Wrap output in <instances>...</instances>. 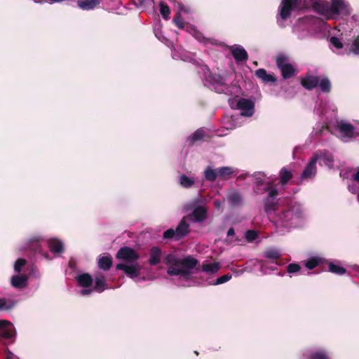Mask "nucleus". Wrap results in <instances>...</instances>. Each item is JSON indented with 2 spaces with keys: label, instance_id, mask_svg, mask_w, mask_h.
<instances>
[{
  "label": "nucleus",
  "instance_id": "nucleus-47",
  "mask_svg": "<svg viewBox=\"0 0 359 359\" xmlns=\"http://www.w3.org/2000/svg\"><path fill=\"white\" fill-rule=\"evenodd\" d=\"M300 266L297 264H290L287 267V271L289 273H293L299 271Z\"/></svg>",
  "mask_w": 359,
  "mask_h": 359
},
{
  "label": "nucleus",
  "instance_id": "nucleus-52",
  "mask_svg": "<svg viewBox=\"0 0 359 359\" xmlns=\"http://www.w3.org/2000/svg\"><path fill=\"white\" fill-rule=\"evenodd\" d=\"M235 233V231H234V229L233 228H230L228 231H227V236H231L233 235H234Z\"/></svg>",
  "mask_w": 359,
  "mask_h": 359
},
{
  "label": "nucleus",
  "instance_id": "nucleus-48",
  "mask_svg": "<svg viewBox=\"0 0 359 359\" xmlns=\"http://www.w3.org/2000/svg\"><path fill=\"white\" fill-rule=\"evenodd\" d=\"M223 203L224 202L222 201H220V200H215L213 201V205H214V207L217 210H220V211H222V209H223Z\"/></svg>",
  "mask_w": 359,
  "mask_h": 359
},
{
  "label": "nucleus",
  "instance_id": "nucleus-33",
  "mask_svg": "<svg viewBox=\"0 0 359 359\" xmlns=\"http://www.w3.org/2000/svg\"><path fill=\"white\" fill-rule=\"evenodd\" d=\"M204 177L208 181H215L219 177L217 168L213 169L212 167H208L204 171Z\"/></svg>",
  "mask_w": 359,
  "mask_h": 359
},
{
  "label": "nucleus",
  "instance_id": "nucleus-49",
  "mask_svg": "<svg viewBox=\"0 0 359 359\" xmlns=\"http://www.w3.org/2000/svg\"><path fill=\"white\" fill-rule=\"evenodd\" d=\"M315 111L319 114L320 116H322V119H323V116H326V114H327V109L326 108H323L321 111H320L319 109L318 108H316Z\"/></svg>",
  "mask_w": 359,
  "mask_h": 359
},
{
  "label": "nucleus",
  "instance_id": "nucleus-25",
  "mask_svg": "<svg viewBox=\"0 0 359 359\" xmlns=\"http://www.w3.org/2000/svg\"><path fill=\"white\" fill-rule=\"evenodd\" d=\"M162 252L158 247H153L149 252V264L154 266L158 264L161 259Z\"/></svg>",
  "mask_w": 359,
  "mask_h": 359
},
{
  "label": "nucleus",
  "instance_id": "nucleus-16",
  "mask_svg": "<svg viewBox=\"0 0 359 359\" xmlns=\"http://www.w3.org/2000/svg\"><path fill=\"white\" fill-rule=\"evenodd\" d=\"M28 279L29 276L25 273L14 274L11 278V285L16 289L22 290L27 286Z\"/></svg>",
  "mask_w": 359,
  "mask_h": 359
},
{
  "label": "nucleus",
  "instance_id": "nucleus-35",
  "mask_svg": "<svg viewBox=\"0 0 359 359\" xmlns=\"http://www.w3.org/2000/svg\"><path fill=\"white\" fill-rule=\"evenodd\" d=\"M219 178L225 180L234 173V170L231 167H221L217 168Z\"/></svg>",
  "mask_w": 359,
  "mask_h": 359
},
{
  "label": "nucleus",
  "instance_id": "nucleus-8",
  "mask_svg": "<svg viewBox=\"0 0 359 359\" xmlns=\"http://www.w3.org/2000/svg\"><path fill=\"white\" fill-rule=\"evenodd\" d=\"M154 34L156 38L158 39L161 41L165 43L168 46L173 48L172 52V57L175 60H182L185 62L191 61V57L189 55L187 52H186L183 48H175L173 47L172 43L168 40L162 34L161 28L157 27L154 29Z\"/></svg>",
  "mask_w": 359,
  "mask_h": 359
},
{
  "label": "nucleus",
  "instance_id": "nucleus-53",
  "mask_svg": "<svg viewBox=\"0 0 359 359\" xmlns=\"http://www.w3.org/2000/svg\"><path fill=\"white\" fill-rule=\"evenodd\" d=\"M266 264L265 263L262 262L261 263V269L263 272L266 273Z\"/></svg>",
  "mask_w": 359,
  "mask_h": 359
},
{
  "label": "nucleus",
  "instance_id": "nucleus-10",
  "mask_svg": "<svg viewBox=\"0 0 359 359\" xmlns=\"http://www.w3.org/2000/svg\"><path fill=\"white\" fill-rule=\"evenodd\" d=\"M276 65L283 79H289L295 74V68L290 58L284 55L276 57Z\"/></svg>",
  "mask_w": 359,
  "mask_h": 359
},
{
  "label": "nucleus",
  "instance_id": "nucleus-13",
  "mask_svg": "<svg viewBox=\"0 0 359 359\" xmlns=\"http://www.w3.org/2000/svg\"><path fill=\"white\" fill-rule=\"evenodd\" d=\"M298 0H282L278 9V22L287 19L291 11L297 7Z\"/></svg>",
  "mask_w": 359,
  "mask_h": 359
},
{
  "label": "nucleus",
  "instance_id": "nucleus-18",
  "mask_svg": "<svg viewBox=\"0 0 359 359\" xmlns=\"http://www.w3.org/2000/svg\"><path fill=\"white\" fill-rule=\"evenodd\" d=\"M230 49L231 54L237 63L245 62L248 60V53L241 45L235 44L232 46Z\"/></svg>",
  "mask_w": 359,
  "mask_h": 359
},
{
  "label": "nucleus",
  "instance_id": "nucleus-51",
  "mask_svg": "<svg viewBox=\"0 0 359 359\" xmlns=\"http://www.w3.org/2000/svg\"><path fill=\"white\" fill-rule=\"evenodd\" d=\"M6 359H18L12 352L10 351H7L6 352Z\"/></svg>",
  "mask_w": 359,
  "mask_h": 359
},
{
  "label": "nucleus",
  "instance_id": "nucleus-37",
  "mask_svg": "<svg viewBox=\"0 0 359 359\" xmlns=\"http://www.w3.org/2000/svg\"><path fill=\"white\" fill-rule=\"evenodd\" d=\"M330 41L331 45L336 48L338 53H342L344 50V53H345V43L344 44L336 36H332Z\"/></svg>",
  "mask_w": 359,
  "mask_h": 359
},
{
  "label": "nucleus",
  "instance_id": "nucleus-44",
  "mask_svg": "<svg viewBox=\"0 0 359 359\" xmlns=\"http://www.w3.org/2000/svg\"><path fill=\"white\" fill-rule=\"evenodd\" d=\"M264 255L265 257L274 260H277L280 257L279 252L274 249L266 250L264 253Z\"/></svg>",
  "mask_w": 359,
  "mask_h": 359
},
{
  "label": "nucleus",
  "instance_id": "nucleus-30",
  "mask_svg": "<svg viewBox=\"0 0 359 359\" xmlns=\"http://www.w3.org/2000/svg\"><path fill=\"white\" fill-rule=\"evenodd\" d=\"M100 4V0H82L78 1V6L83 10H92Z\"/></svg>",
  "mask_w": 359,
  "mask_h": 359
},
{
  "label": "nucleus",
  "instance_id": "nucleus-20",
  "mask_svg": "<svg viewBox=\"0 0 359 359\" xmlns=\"http://www.w3.org/2000/svg\"><path fill=\"white\" fill-rule=\"evenodd\" d=\"M226 199L232 207H238L243 203V196L236 190L231 191L228 194Z\"/></svg>",
  "mask_w": 359,
  "mask_h": 359
},
{
  "label": "nucleus",
  "instance_id": "nucleus-11",
  "mask_svg": "<svg viewBox=\"0 0 359 359\" xmlns=\"http://www.w3.org/2000/svg\"><path fill=\"white\" fill-rule=\"evenodd\" d=\"M189 232V224L186 221L185 218H183L175 229H169L164 231L163 238L165 239L173 238L176 241H179L184 237Z\"/></svg>",
  "mask_w": 359,
  "mask_h": 359
},
{
  "label": "nucleus",
  "instance_id": "nucleus-3",
  "mask_svg": "<svg viewBox=\"0 0 359 359\" xmlns=\"http://www.w3.org/2000/svg\"><path fill=\"white\" fill-rule=\"evenodd\" d=\"M311 9L324 20H338L348 16L352 8L346 0H311Z\"/></svg>",
  "mask_w": 359,
  "mask_h": 359
},
{
  "label": "nucleus",
  "instance_id": "nucleus-22",
  "mask_svg": "<svg viewBox=\"0 0 359 359\" xmlns=\"http://www.w3.org/2000/svg\"><path fill=\"white\" fill-rule=\"evenodd\" d=\"M345 53L347 55H359V36L345 43Z\"/></svg>",
  "mask_w": 359,
  "mask_h": 359
},
{
  "label": "nucleus",
  "instance_id": "nucleus-59",
  "mask_svg": "<svg viewBox=\"0 0 359 359\" xmlns=\"http://www.w3.org/2000/svg\"><path fill=\"white\" fill-rule=\"evenodd\" d=\"M34 1L35 3H40V4H41V3H42V1H39V0H34Z\"/></svg>",
  "mask_w": 359,
  "mask_h": 359
},
{
  "label": "nucleus",
  "instance_id": "nucleus-1",
  "mask_svg": "<svg viewBox=\"0 0 359 359\" xmlns=\"http://www.w3.org/2000/svg\"><path fill=\"white\" fill-rule=\"evenodd\" d=\"M252 177L255 180L254 192L257 195L266 193L263 198L264 210L277 231L285 233L306 223L308 212L302 203L290 200L281 205L276 200L279 191L274 184L275 177L271 176L265 182L266 175L262 172H255Z\"/></svg>",
  "mask_w": 359,
  "mask_h": 359
},
{
  "label": "nucleus",
  "instance_id": "nucleus-32",
  "mask_svg": "<svg viewBox=\"0 0 359 359\" xmlns=\"http://www.w3.org/2000/svg\"><path fill=\"white\" fill-rule=\"evenodd\" d=\"M107 288V283L104 276H97L95 278V287L93 291L102 292Z\"/></svg>",
  "mask_w": 359,
  "mask_h": 359
},
{
  "label": "nucleus",
  "instance_id": "nucleus-43",
  "mask_svg": "<svg viewBox=\"0 0 359 359\" xmlns=\"http://www.w3.org/2000/svg\"><path fill=\"white\" fill-rule=\"evenodd\" d=\"M318 86L320 89L325 93L329 92L331 88L330 82L327 79L319 80Z\"/></svg>",
  "mask_w": 359,
  "mask_h": 359
},
{
  "label": "nucleus",
  "instance_id": "nucleus-27",
  "mask_svg": "<svg viewBox=\"0 0 359 359\" xmlns=\"http://www.w3.org/2000/svg\"><path fill=\"white\" fill-rule=\"evenodd\" d=\"M319 78L315 76H307L302 81V86L309 90H311L318 86Z\"/></svg>",
  "mask_w": 359,
  "mask_h": 359
},
{
  "label": "nucleus",
  "instance_id": "nucleus-39",
  "mask_svg": "<svg viewBox=\"0 0 359 359\" xmlns=\"http://www.w3.org/2000/svg\"><path fill=\"white\" fill-rule=\"evenodd\" d=\"M329 271L338 275H342L346 272V270L344 267L334 263H330Z\"/></svg>",
  "mask_w": 359,
  "mask_h": 359
},
{
  "label": "nucleus",
  "instance_id": "nucleus-41",
  "mask_svg": "<svg viewBox=\"0 0 359 359\" xmlns=\"http://www.w3.org/2000/svg\"><path fill=\"white\" fill-rule=\"evenodd\" d=\"M136 7L146 8L147 6H153L154 1L152 0H131Z\"/></svg>",
  "mask_w": 359,
  "mask_h": 359
},
{
  "label": "nucleus",
  "instance_id": "nucleus-7",
  "mask_svg": "<svg viewBox=\"0 0 359 359\" xmlns=\"http://www.w3.org/2000/svg\"><path fill=\"white\" fill-rule=\"evenodd\" d=\"M182 12L188 13V9L185 8L184 6H180L179 7V11L176 15V16L173 19V22L179 29H184L189 32L195 39H196L198 41L206 43L208 41V39L205 38L203 35L198 32L194 27L185 25L182 21L181 18V13Z\"/></svg>",
  "mask_w": 359,
  "mask_h": 359
},
{
  "label": "nucleus",
  "instance_id": "nucleus-38",
  "mask_svg": "<svg viewBox=\"0 0 359 359\" xmlns=\"http://www.w3.org/2000/svg\"><path fill=\"white\" fill-rule=\"evenodd\" d=\"M205 136V131L203 129H198L196 132H194L192 135H191L188 139L187 141H189L190 143H194L198 140H201Z\"/></svg>",
  "mask_w": 359,
  "mask_h": 359
},
{
  "label": "nucleus",
  "instance_id": "nucleus-15",
  "mask_svg": "<svg viewBox=\"0 0 359 359\" xmlns=\"http://www.w3.org/2000/svg\"><path fill=\"white\" fill-rule=\"evenodd\" d=\"M316 163H317L312 156L299 176L300 181L313 179L316 176L317 172Z\"/></svg>",
  "mask_w": 359,
  "mask_h": 359
},
{
  "label": "nucleus",
  "instance_id": "nucleus-42",
  "mask_svg": "<svg viewBox=\"0 0 359 359\" xmlns=\"http://www.w3.org/2000/svg\"><path fill=\"white\" fill-rule=\"evenodd\" d=\"M327 128V122H325L324 124L317 123L316 126L313 128V130L311 134V136L319 135H320L323 130Z\"/></svg>",
  "mask_w": 359,
  "mask_h": 359
},
{
  "label": "nucleus",
  "instance_id": "nucleus-14",
  "mask_svg": "<svg viewBox=\"0 0 359 359\" xmlns=\"http://www.w3.org/2000/svg\"><path fill=\"white\" fill-rule=\"evenodd\" d=\"M78 284L84 287L79 291V294L83 296L90 294L93 289L91 287L93 278L88 273H83L77 276Z\"/></svg>",
  "mask_w": 359,
  "mask_h": 359
},
{
  "label": "nucleus",
  "instance_id": "nucleus-36",
  "mask_svg": "<svg viewBox=\"0 0 359 359\" xmlns=\"http://www.w3.org/2000/svg\"><path fill=\"white\" fill-rule=\"evenodd\" d=\"M27 264V261L25 259H18L13 264V269L15 274H21L24 273V269Z\"/></svg>",
  "mask_w": 359,
  "mask_h": 359
},
{
  "label": "nucleus",
  "instance_id": "nucleus-9",
  "mask_svg": "<svg viewBox=\"0 0 359 359\" xmlns=\"http://www.w3.org/2000/svg\"><path fill=\"white\" fill-rule=\"evenodd\" d=\"M335 128L339 138L344 142H349L357 135L355 127L344 120L337 121Z\"/></svg>",
  "mask_w": 359,
  "mask_h": 359
},
{
  "label": "nucleus",
  "instance_id": "nucleus-34",
  "mask_svg": "<svg viewBox=\"0 0 359 359\" xmlns=\"http://www.w3.org/2000/svg\"><path fill=\"white\" fill-rule=\"evenodd\" d=\"M180 184L184 188H190L195 183V178L194 177H187L185 175H182L179 179Z\"/></svg>",
  "mask_w": 359,
  "mask_h": 359
},
{
  "label": "nucleus",
  "instance_id": "nucleus-60",
  "mask_svg": "<svg viewBox=\"0 0 359 359\" xmlns=\"http://www.w3.org/2000/svg\"><path fill=\"white\" fill-rule=\"evenodd\" d=\"M244 177H245V176H243V175H240V176L238 177V178H240V179H243V178H244Z\"/></svg>",
  "mask_w": 359,
  "mask_h": 359
},
{
  "label": "nucleus",
  "instance_id": "nucleus-28",
  "mask_svg": "<svg viewBox=\"0 0 359 359\" xmlns=\"http://www.w3.org/2000/svg\"><path fill=\"white\" fill-rule=\"evenodd\" d=\"M255 75L264 83H274L276 81V77L271 74H268L264 69L256 70Z\"/></svg>",
  "mask_w": 359,
  "mask_h": 359
},
{
  "label": "nucleus",
  "instance_id": "nucleus-26",
  "mask_svg": "<svg viewBox=\"0 0 359 359\" xmlns=\"http://www.w3.org/2000/svg\"><path fill=\"white\" fill-rule=\"evenodd\" d=\"M221 265L219 262H204L201 266V271L208 274L216 273L220 269Z\"/></svg>",
  "mask_w": 359,
  "mask_h": 359
},
{
  "label": "nucleus",
  "instance_id": "nucleus-5",
  "mask_svg": "<svg viewBox=\"0 0 359 359\" xmlns=\"http://www.w3.org/2000/svg\"><path fill=\"white\" fill-rule=\"evenodd\" d=\"M116 258L124 262V263L118 264L116 266V269L123 271L127 276L137 283L144 280V278L139 276L141 266L137 262L140 257L135 250L129 247H123L118 251Z\"/></svg>",
  "mask_w": 359,
  "mask_h": 359
},
{
  "label": "nucleus",
  "instance_id": "nucleus-19",
  "mask_svg": "<svg viewBox=\"0 0 359 359\" xmlns=\"http://www.w3.org/2000/svg\"><path fill=\"white\" fill-rule=\"evenodd\" d=\"M294 170L287 167H283L280 169L278 174L279 184L284 188L292 179Z\"/></svg>",
  "mask_w": 359,
  "mask_h": 359
},
{
  "label": "nucleus",
  "instance_id": "nucleus-6",
  "mask_svg": "<svg viewBox=\"0 0 359 359\" xmlns=\"http://www.w3.org/2000/svg\"><path fill=\"white\" fill-rule=\"evenodd\" d=\"M15 306V302L11 299L0 298V311L8 310ZM16 332L11 323L0 320V337L14 341Z\"/></svg>",
  "mask_w": 359,
  "mask_h": 359
},
{
  "label": "nucleus",
  "instance_id": "nucleus-17",
  "mask_svg": "<svg viewBox=\"0 0 359 359\" xmlns=\"http://www.w3.org/2000/svg\"><path fill=\"white\" fill-rule=\"evenodd\" d=\"M302 359H330V358L325 349L318 348L304 353Z\"/></svg>",
  "mask_w": 359,
  "mask_h": 359
},
{
  "label": "nucleus",
  "instance_id": "nucleus-4",
  "mask_svg": "<svg viewBox=\"0 0 359 359\" xmlns=\"http://www.w3.org/2000/svg\"><path fill=\"white\" fill-rule=\"evenodd\" d=\"M164 263L170 264L168 269V273L170 276H179L180 279L183 281L182 286H193L191 280L192 269L198 264L196 259L191 256H187L182 259H177L172 254H168L163 257Z\"/></svg>",
  "mask_w": 359,
  "mask_h": 359
},
{
  "label": "nucleus",
  "instance_id": "nucleus-40",
  "mask_svg": "<svg viewBox=\"0 0 359 359\" xmlns=\"http://www.w3.org/2000/svg\"><path fill=\"white\" fill-rule=\"evenodd\" d=\"M159 6H160V13H161L162 17L165 20H168L169 18V16L170 14V9L169 6L163 1L160 2Z\"/></svg>",
  "mask_w": 359,
  "mask_h": 359
},
{
  "label": "nucleus",
  "instance_id": "nucleus-24",
  "mask_svg": "<svg viewBox=\"0 0 359 359\" xmlns=\"http://www.w3.org/2000/svg\"><path fill=\"white\" fill-rule=\"evenodd\" d=\"M48 243L50 251L53 253L60 254L64 251V243L57 238H50Z\"/></svg>",
  "mask_w": 359,
  "mask_h": 359
},
{
  "label": "nucleus",
  "instance_id": "nucleus-23",
  "mask_svg": "<svg viewBox=\"0 0 359 359\" xmlns=\"http://www.w3.org/2000/svg\"><path fill=\"white\" fill-rule=\"evenodd\" d=\"M207 208L204 205L197 206L193 210V217L194 220L198 222H202L207 218Z\"/></svg>",
  "mask_w": 359,
  "mask_h": 359
},
{
  "label": "nucleus",
  "instance_id": "nucleus-21",
  "mask_svg": "<svg viewBox=\"0 0 359 359\" xmlns=\"http://www.w3.org/2000/svg\"><path fill=\"white\" fill-rule=\"evenodd\" d=\"M43 241V237L40 235L33 236L28 239L26 248L29 249L34 252H40V243Z\"/></svg>",
  "mask_w": 359,
  "mask_h": 359
},
{
  "label": "nucleus",
  "instance_id": "nucleus-46",
  "mask_svg": "<svg viewBox=\"0 0 359 359\" xmlns=\"http://www.w3.org/2000/svg\"><path fill=\"white\" fill-rule=\"evenodd\" d=\"M245 236L247 241L252 242L258 237V233L256 231L248 230L246 231Z\"/></svg>",
  "mask_w": 359,
  "mask_h": 359
},
{
  "label": "nucleus",
  "instance_id": "nucleus-57",
  "mask_svg": "<svg viewBox=\"0 0 359 359\" xmlns=\"http://www.w3.org/2000/svg\"><path fill=\"white\" fill-rule=\"evenodd\" d=\"M321 26L325 27L327 25L324 22H320Z\"/></svg>",
  "mask_w": 359,
  "mask_h": 359
},
{
  "label": "nucleus",
  "instance_id": "nucleus-50",
  "mask_svg": "<svg viewBox=\"0 0 359 359\" xmlns=\"http://www.w3.org/2000/svg\"><path fill=\"white\" fill-rule=\"evenodd\" d=\"M352 178L354 181L359 182V168H357L355 172L352 175Z\"/></svg>",
  "mask_w": 359,
  "mask_h": 359
},
{
  "label": "nucleus",
  "instance_id": "nucleus-12",
  "mask_svg": "<svg viewBox=\"0 0 359 359\" xmlns=\"http://www.w3.org/2000/svg\"><path fill=\"white\" fill-rule=\"evenodd\" d=\"M317 163L319 161L320 165H324L329 169L334 168V156L327 150H318L312 156Z\"/></svg>",
  "mask_w": 359,
  "mask_h": 359
},
{
  "label": "nucleus",
  "instance_id": "nucleus-55",
  "mask_svg": "<svg viewBox=\"0 0 359 359\" xmlns=\"http://www.w3.org/2000/svg\"><path fill=\"white\" fill-rule=\"evenodd\" d=\"M201 199L199 198H196L194 201V205H196L198 204L199 202H200Z\"/></svg>",
  "mask_w": 359,
  "mask_h": 359
},
{
  "label": "nucleus",
  "instance_id": "nucleus-56",
  "mask_svg": "<svg viewBox=\"0 0 359 359\" xmlns=\"http://www.w3.org/2000/svg\"><path fill=\"white\" fill-rule=\"evenodd\" d=\"M330 109H332V112H334L335 107L334 105L330 106Z\"/></svg>",
  "mask_w": 359,
  "mask_h": 359
},
{
  "label": "nucleus",
  "instance_id": "nucleus-45",
  "mask_svg": "<svg viewBox=\"0 0 359 359\" xmlns=\"http://www.w3.org/2000/svg\"><path fill=\"white\" fill-rule=\"evenodd\" d=\"M232 278V276L229 273L225 274L224 276H222L219 277L215 282L212 283L211 285H217L220 284H223L224 283H226L229 280H231Z\"/></svg>",
  "mask_w": 359,
  "mask_h": 359
},
{
  "label": "nucleus",
  "instance_id": "nucleus-54",
  "mask_svg": "<svg viewBox=\"0 0 359 359\" xmlns=\"http://www.w3.org/2000/svg\"><path fill=\"white\" fill-rule=\"evenodd\" d=\"M43 256L46 259H50L49 255L48 253L45 252L43 254Z\"/></svg>",
  "mask_w": 359,
  "mask_h": 359
},
{
  "label": "nucleus",
  "instance_id": "nucleus-31",
  "mask_svg": "<svg viewBox=\"0 0 359 359\" xmlns=\"http://www.w3.org/2000/svg\"><path fill=\"white\" fill-rule=\"evenodd\" d=\"M98 267L104 271H108L112 265L111 256L100 257L97 261Z\"/></svg>",
  "mask_w": 359,
  "mask_h": 359
},
{
  "label": "nucleus",
  "instance_id": "nucleus-58",
  "mask_svg": "<svg viewBox=\"0 0 359 359\" xmlns=\"http://www.w3.org/2000/svg\"><path fill=\"white\" fill-rule=\"evenodd\" d=\"M276 269V266L275 265H274V266L273 265V266H271L270 267V269H271V270H273H273H275Z\"/></svg>",
  "mask_w": 359,
  "mask_h": 359
},
{
  "label": "nucleus",
  "instance_id": "nucleus-29",
  "mask_svg": "<svg viewBox=\"0 0 359 359\" xmlns=\"http://www.w3.org/2000/svg\"><path fill=\"white\" fill-rule=\"evenodd\" d=\"M324 261L323 258L318 255H314L311 256L309 258H308L306 260L304 261V266L308 269H313L321 263H323Z\"/></svg>",
  "mask_w": 359,
  "mask_h": 359
},
{
  "label": "nucleus",
  "instance_id": "nucleus-2",
  "mask_svg": "<svg viewBox=\"0 0 359 359\" xmlns=\"http://www.w3.org/2000/svg\"><path fill=\"white\" fill-rule=\"evenodd\" d=\"M199 73L201 74L204 85L209 88L218 93L236 95V97L229 99V104L231 109L240 110L241 114L240 115L231 116L229 120L232 125L231 129L241 125V123L237 121L240 117H251L254 114V101L250 99L238 98L237 95L240 93L241 88L237 85L231 84L229 86L224 78L220 75L211 73L208 67L205 65L201 66Z\"/></svg>",
  "mask_w": 359,
  "mask_h": 359
}]
</instances>
